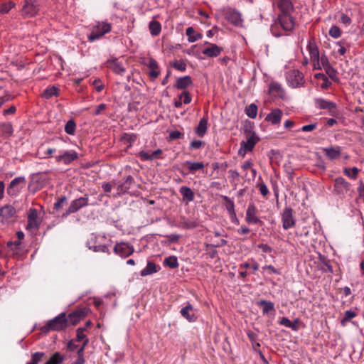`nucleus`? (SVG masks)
<instances>
[{
  "label": "nucleus",
  "instance_id": "obj_1",
  "mask_svg": "<svg viewBox=\"0 0 364 364\" xmlns=\"http://www.w3.org/2000/svg\"><path fill=\"white\" fill-rule=\"evenodd\" d=\"M294 25L295 23L291 14H279L277 19L271 26V32L275 37H280L283 36V33L278 31L279 26H281L283 31H290L294 29Z\"/></svg>",
  "mask_w": 364,
  "mask_h": 364
},
{
  "label": "nucleus",
  "instance_id": "obj_2",
  "mask_svg": "<svg viewBox=\"0 0 364 364\" xmlns=\"http://www.w3.org/2000/svg\"><path fill=\"white\" fill-rule=\"evenodd\" d=\"M68 319L65 313H61L53 319L49 320L47 323L42 327V331L48 332L50 331H61L67 328Z\"/></svg>",
  "mask_w": 364,
  "mask_h": 364
},
{
  "label": "nucleus",
  "instance_id": "obj_3",
  "mask_svg": "<svg viewBox=\"0 0 364 364\" xmlns=\"http://www.w3.org/2000/svg\"><path fill=\"white\" fill-rule=\"evenodd\" d=\"M287 85L291 88H299L305 85L304 74L298 70H290L285 74Z\"/></svg>",
  "mask_w": 364,
  "mask_h": 364
},
{
  "label": "nucleus",
  "instance_id": "obj_4",
  "mask_svg": "<svg viewBox=\"0 0 364 364\" xmlns=\"http://www.w3.org/2000/svg\"><path fill=\"white\" fill-rule=\"evenodd\" d=\"M112 26L106 21H99L93 26L92 32L88 35L87 38L90 42L95 41L102 37L105 34L111 31Z\"/></svg>",
  "mask_w": 364,
  "mask_h": 364
},
{
  "label": "nucleus",
  "instance_id": "obj_5",
  "mask_svg": "<svg viewBox=\"0 0 364 364\" xmlns=\"http://www.w3.org/2000/svg\"><path fill=\"white\" fill-rule=\"evenodd\" d=\"M258 141L256 134L252 132L247 136L245 141H242L240 147L238 150V154L244 157L248 151H251Z\"/></svg>",
  "mask_w": 364,
  "mask_h": 364
},
{
  "label": "nucleus",
  "instance_id": "obj_6",
  "mask_svg": "<svg viewBox=\"0 0 364 364\" xmlns=\"http://www.w3.org/2000/svg\"><path fill=\"white\" fill-rule=\"evenodd\" d=\"M39 11V4L36 0H25L21 9V15L23 18H31Z\"/></svg>",
  "mask_w": 364,
  "mask_h": 364
},
{
  "label": "nucleus",
  "instance_id": "obj_7",
  "mask_svg": "<svg viewBox=\"0 0 364 364\" xmlns=\"http://www.w3.org/2000/svg\"><path fill=\"white\" fill-rule=\"evenodd\" d=\"M223 13L226 19L230 23L237 27L242 26V15L238 11L235 9L228 7L223 9Z\"/></svg>",
  "mask_w": 364,
  "mask_h": 364
},
{
  "label": "nucleus",
  "instance_id": "obj_8",
  "mask_svg": "<svg viewBox=\"0 0 364 364\" xmlns=\"http://www.w3.org/2000/svg\"><path fill=\"white\" fill-rule=\"evenodd\" d=\"M350 184L343 177H337L334 180L333 193L341 197H344L350 191Z\"/></svg>",
  "mask_w": 364,
  "mask_h": 364
},
{
  "label": "nucleus",
  "instance_id": "obj_9",
  "mask_svg": "<svg viewBox=\"0 0 364 364\" xmlns=\"http://www.w3.org/2000/svg\"><path fill=\"white\" fill-rule=\"evenodd\" d=\"M38 215V210L36 209L32 208L28 211L26 230L32 233L36 232L38 230L41 223Z\"/></svg>",
  "mask_w": 364,
  "mask_h": 364
},
{
  "label": "nucleus",
  "instance_id": "obj_10",
  "mask_svg": "<svg viewBox=\"0 0 364 364\" xmlns=\"http://www.w3.org/2000/svg\"><path fill=\"white\" fill-rule=\"evenodd\" d=\"M282 228L288 230L293 228L296 224V219L294 217L293 210L290 207H285L281 214Z\"/></svg>",
  "mask_w": 364,
  "mask_h": 364
},
{
  "label": "nucleus",
  "instance_id": "obj_11",
  "mask_svg": "<svg viewBox=\"0 0 364 364\" xmlns=\"http://www.w3.org/2000/svg\"><path fill=\"white\" fill-rule=\"evenodd\" d=\"M26 181L25 177L18 176L13 179L7 187V193L10 196L17 195L21 190L26 186Z\"/></svg>",
  "mask_w": 364,
  "mask_h": 364
},
{
  "label": "nucleus",
  "instance_id": "obj_12",
  "mask_svg": "<svg viewBox=\"0 0 364 364\" xmlns=\"http://www.w3.org/2000/svg\"><path fill=\"white\" fill-rule=\"evenodd\" d=\"M60 154L55 156V160L58 163H63L65 165L71 164L78 159V154L74 150L60 151Z\"/></svg>",
  "mask_w": 364,
  "mask_h": 364
},
{
  "label": "nucleus",
  "instance_id": "obj_13",
  "mask_svg": "<svg viewBox=\"0 0 364 364\" xmlns=\"http://www.w3.org/2000/svg\"><path fill=\"white\" fill-rule=\"evenodd\" d=\"M88 200H89V198H88V196H85L84 197H80L79 198L73 200L71 202L68 209L63 214V216H68V215H70L71 213H76L80 208L88 205Z\"/></svg>",
  "mask_w": 364,
  "mask_h": 364
},
{
  "label": "nucleus",
  "instance_id": "obj_14",
  "mask_svg": "<svg viewBox=\"0 0 364 364\" xmlns=\"http://www.w3.org/2000/svg\"><path fill=\"white\" fill-rule=\"evenodd\" d=\"M114 252L121 257L125 258L133 254L134 248L128 242H119L115 245Z\"/></svg>",
  "mask_w": 364,
  "mask_h": 364
},
{
  "label": "nucleus",
  "instance_id": "obj_15",
  "mask_svg": "<svg viewBox=\"0 0 364 364\" xmlns=\"http://www.w3.org/2000/svg\"><path fill=\"white\" fill-rule=\"evenodd\" d=\"M269 93L275 98L284 100L286 92L282 85L276 81H272L269 85Z\"/></svg>",
  "mask_w": 364,
  "mask_h": 364
},
{
  "label": "nucleus",
  "instance_id": "obj_16",
  "mask_svg": "<svg viewBox=\"0 0 364 364\" xmlns=\"http://www.w3.org/2000/svg\"><path fill=\"white\" fill-rule=\"evenodd\" d=\"M245 220L249 224H258L262 223L259 218L257 216V209L255 205L252 203L248 205Z\"/></svg>",
  "mask_w": 364,
  "mask_h": 364
},
{
  "label": "nucleus",
  "instance_id": "obj_17",
  "mask_svg": "<svg viewBox=\"0 0 364 364\" xmlns=\"http://www.w3.org/2000/svg\"><path fill=\"white\" fill-rule=\"evenodd\" d=\"M196 310L193 309L190 302H187L186 305L183 307L181 311V315L188 322L193 323L196 321L197 316L196 315Z\"/></svg>",
  "mask_w": 364,
  "mask_h": 364
},
{
  "label": "nucleus",
  "instance_id": "obj_18",
  "mask_svg": "<svg viewBox=\"0 0 364 364\" xmlns=\"http://www.w3.org/2000/svg\"><path fill=\"white\" fill-rule=\"evenodd\" d=\"M283 112L279 109H274L271 111L265 117V120L272 124H278L280 123Z\"/></svg>",
  "mask_w": 364,
  "mask_h": 364
},
{
  "label": "nucleus",
  "instance_id": "obj_19",
  "mask_svg": "<svg viewBox=\"0 0 364 364\" xmlns=\"http://www.w3.org/2000/svg\"><path fill=\"white\" fill-rule=\"evenodd\" d=\"M314 102L316 107L320 109H327L328 111H331L336 107V105L334 102L323 98H316L315 99Z\"/></svg>",
  "mask_w": 364,
  "mask_h": 364
},
{
  "label": "nucleus",
  "instance_id": "obj_20",
  "mask_svg": "<svg viewBox=\"0 0 364 364\" xmlns=\"http://www.w3.org/2000/svg\"><path fill=\"white\" fill-rule=\"evenodd\" d=\"M277 7L280 11L279 14H289L294 11V6L290 0H278Z\"/></svg>",
  "mask_w": 364,
  "mask_h": 364
},
{
  "label": "nucleus",
  "instance_id": "obj_21",
  "mask_svg": "<svg viewBox=\"0 0 364 364\" xmlns=\"http://www.w3.org/2000/svg\"><path fill=\"white\" fill-rule=\"evenodd\" d=\"M107 63L108 68H110L114 73L121 75L124 73L125 68H124L122 63L118 61L117 59L109 60Z\"/></svg>",
  "mask_w": 364,
  "mask_h": 364
},
{
  "label": "nucleus",
  "instance_id": "obj_22",
  "mask_svg": "<svg viewBox=\"0 0 364 364\" xmlns=\"http://www.w3.org/2000/svg\"><path fill=\"white\" fill-rule=\"evenodd\" d=\"M134 180L132 176H128L124 182H118L117 191L118 194H122L128 191L132 188Z\"/></svg>",
  "mask_w": 364,
  "mask_h": 364
},
{
  "label": "nucleus",
  "instance_id": "obj_23",
  "mask_svg": "<svg viewBox=\"0 0 364 364\" xmlns=\"http://www.w3.org/2000/svg\"><path fill=\"white\" fill-rule=\"evenodd\" d=\"M306 49L309 51L311 60H318L319 51L318 46H316L315 40L314 38H311L309 41Z\"/></svg>",
  "mask_w": 364,
  "mask_h": 364
},
{
  "label": "nucleus",
  "instance_id": "obj_24",
  "mask_svg": "<svg viewBox=\"0 0 364 364\" xmlns=\"http://www.w3.org/2000/svg\"><path fill=\"white\" fill-rule=\"evenodd\" d=\"M16 209L11 205H6L0 208V217L2 221L7 220L16 214Z\"/></svg>",
  "mask_w": 364,
  "mask_h": 364
},
{
  "label": "nucleus",
  "instance_id": "obj_25",
  "mask_svg": "<svg viewBox=\"0 0 364 364\" xmlns=\"http://www.w3.org/2000/svg\"><path fill=\"white\" fill-rule=\"evenodd\" d=\"M147 66L150 70L149 73V77L152 79L157 78L160 74V71L159 70V65L156 60L152 58H150L149 59Z\"/></svg>",
  "mask_w": 364,
  "mask_h": 364
},
{
  "label": "nucleus",
  "instance_id": "obj_26",
  "mask_svg": "<svg viewBox=\"0 0 364 364\" xmlns=\"http://www.w3.org/2000/svg\"><path fill=\"white\" fill-rule=\"evenodd\" d=\"M205 43L209 44V43L208 42H206ZM222 50L223 49L218 46L216 44L210 43V47L205 48L203 50V53L208 57H217L221 53Z\"/></svg>",
  "mask_w": 364,
  "mask_h": 364
},
{
  "label": "nucleus",
  "instance_id": "obj_27",
  "mask_svg": "<svg viewBox=\"0 0 364 364\" xmlns=\"http://www.w3.org/2000/svg\"><path fill=\"white\" fill-rule=\"evenodd\" d=\"M159 270L160 267L154 262L148 261L146 267L141 271L140 275L141 277H146L156 273Z\"/></svg>",
  "mask_w": 364,
  "mask_h": 364
},
{
  "label": "nucleus",
  "instance_id": "obj_28",
  "mask_svg": "<svg viewBox=\"0 0 364 364\" xmlns=\"http://www.w3.org/2000/svg\"><path fill=\"white\" fill-rule=\"evenodd\" d=\"M326 156L330 160L338 159L341 156V148L339 146L327 147L323 149Z\"/></svg>",
  "mask_w": 364,
  "mask_h": 364
},
{
  "label": "nucleus",
  "instance_id": "obj_29",
  "mask_svg": "<svg viewBox=\"0 0 364 364\" xmlns=\"http://www.w3.org/2000/svg\"><path fill=\"white\" fill-rule=\"evenodd\" d=\"M192 85V79L189 75L178 77L176 80V87L178 90H184Z\"/></svg>",
  "mask_w": 364,
  "mask_h": 364
},
{
  "label": "nucleus",
  "instance_id": "obj_30",
  "mask_svg": "<svg viewBox=\"0 0 364 364\" xmlns=\"http://www.w3.org/2000/svg\"><path fill=\"white\" fill-rule=\"evenodd\" d=\"M207 129H208V119L206 118H202L197 127L196 128V134L200 136V137H203L206 132H207Z\"/></svg>",
  "mask_w": 364,
  "mask_h": 364
},
{
  "label": "nucleus",
  "instance_id": "obj_31",
  "mask_svg": "<svg viewBox=\"0 0 364 364\" xmlns=\"http://www.w3.org/2000/svg\"><path fill=\"white\" fill-rule=\"evenodd\" d=\"M186 34L188 37V41L190 43H193L199 39H201L203 36L200 33L196 32L193 27H188L186 30Z\"/></svg>",
  "mask_w": 364,
  "mask_h": 364
},
{
  "label": "nucleus",
  "instance_id": "obj_32",
  "mask_svg": "<svg viewBox=\"0 0 364 364\" xmlns=\"http://www.w3.org/2000/svg\"><path fill=\"white\" fill-rule=\"evenodd\" d=\"M179 192L182 195L183 199L187 200L188 203L193 200L194 193L189 187L181 186Z\"/></svg>",
  "mask_w": 364,
  "mask_h": 364
},
{
  "label": "nucleus",
  "instance_id": "obj_33",
  "mask_svg": "<svg viewBox=\"0 0 364 364\" xmlns=\"http://www.w3.org/2000/svg\"><path fill=\"white\" fill-rule=\"evenodd\" d=\"M257 304L262 307L263 314H267L269 311H273L274 309V303L269 301L260 300L257 301Z\"/></svg>",
  "mask_w": 364,
  "mask_h": 364
},
{
  "label": "nucleus",
  "instance_id": "obj_34",
  "mask_svg": "<svg viewBox=\"0 0 364 364\" xmlns=\"http://www.w3.org/2000/svg\"><path fill=\"white\" fill-rule=\"evenodd\" d=\"M59 90L55 86L47 87L41 94V97L44 99H50L53 96H58Z\"/></svg>",
  "mask_w": 364,
  "mask_h": 364
},
{
  "label": "nucleus",
  "instance_id": "obj_35",
  "mask_svg": "<svg viewBox=\"0 0 364 364\" xmlns=\"http://www.w3.org/2000/svg\"><path fill=\"white\" fill-rule=\"evenodd\" d=\"M188 168L191 173H194L196 171L203 170L204 164L203 162H193L191 161H186Z\"/></svg>",
  "mask_w": 364,
  "mask_h": 364
},
{
  "label": "nucleus",
  "instance_id": "obj_36",
  "mask_svg": "<svg viewBox=\"0 0 364 364\" xmlns=\"http://www.w3.org/2000/svg\"><path fill=\"white\" fill-rule=\"evenodd\" d=\"M314 77L317 80H321V81H323L321 84V87L322 89H327L331 85V82L323 73H316L315 74Z\"/></svg>",
  "mask_w": 364,
  "mask_h": 364
},
{
  "label": "nucleus",
  "instance_id": "obj_37",
  "mask_svg": "<svg viewBox=\"0 0 364 364\" xmlns=\"http://www.w3.org/2000/svg\"><path fill=\"white\" fill-rule=\"evenodd\" d=\"M164 265L167 266L171 269H175L178 267V259L176 256H169L164 260Z\"/></svg>",
  "mask_w": 364,
  "mask_h": 364
},
{
  "label": "nucleus",
  "instance_id": "obj_38",
  "mask_svg": "<svg viewBox=\"0 0 364 364\" xmlns=\"http://www.w3.org/2000/svg\"><path fill=\"white\" fill-rule=\"evenodd\" d=\"M149 28L152 36H158L161 31V24L156 21H151L149 23Z\"/></svg>",
  "mask_w": 364,
  "mask_h": 364
},
{
  "label": "nucleus",
  "instance_id": "obj_39",
  "mask_svg": "<svg viewBox=\"0 0 364 364\" xmlns=\"http://www.w3.org/2000/svg\"><path fill=\"white\" fill-rule=\"evenodd\" d=\"M0 132L1 134L6 137L10 136L13 133L12 125L10 123H3L0 124Z\"/></svg>",
  "mask_w": 364,
  "mask_h": 364
},
{
  "label": "nucleus",
  "instance_id": "obj_40",
  "mask_svg": "<svg viewBox=\"0 0 364 364\" xmlns=\"http://www.w3.org/2000/svg\"><path fill=\"white\" fill-rule=\"evenodd\" d=\"M245 114L251 119H255L257 114V106L252 103L245 109Z\"/></svg>",
  "mask_w": 364,
  "mask_h": 364
},
{
  "label": "nucleus",
  "instance_id": "obj_41",
  "mask_svg": "<svg viewBox=\"0 0 364 364\" xmlns=\"http://www.w3.org/2000/svg\"><path fill=\"white\" fill-rule=\"evenodd\" d=\"M82 316L83 314L81 311L73 312L69 314L68 321L72 323L73 325H75L80 321Z\"/></svg>",
  "mask_w": 364,
  "mask_h": 364
},
{
  "label": "nucleus",
  "instance_id": "obj_42",
  "mask_svg": "<svg viewBox=\"0 0 364 364\" xmlns=\"http://www.w3.org/2000/svg\"><path fill=\"white\" fill-rule=\"evenodd\" d=\"M64 360L63 355L56 352L49 358V360L45 364H60Z\"/></svg>",
  "mask_w": 364,
  "mask_h": 364
},
{
  "label": "nucleus",
  "instance_id": "obj_43",
  "mask_svg": "<svg viewBox=\"0 0 364 364\" xmlns=\"http://www.w3.org/2000/svg\"><path fill=\"white\" fill-rule=\"evenodd\" d=\"M359 169L357 167H353L351 168H343V173L353 179H356L358 177V174L359 173Z\"/></svg>",
  "mask_w": 364,
  "mask_h": 364
},
{
  "label": "nucleus",
  "instance_id": "obj_44",
  "mask_svg": "<svg viewBox=\"0 0 364 364\" xmlns=\"http://www.w3.org/2000/svg\"><path fill=\"white\" fill-rule=\"evenodd\" d=\"M15 5H16L15 3L11 1L2 3L0 5V14H8L10 11V10L15 6Z\"/></svg>",
  "mask_w": 364,
  "mask_h": 364
},
{
  "label": "nucleus",
  "instance_id": "obj_45",
  "mask_svg": "<svg viewBox=\"0 0 364 364\" xmlns=\"http://www.w3.org/2000/svg\"><path fill=\"white\" fill-rule=\"evenodd\" d=\"M89 249L95 252H105L109 254V247L107 245H99L94 246H89Z\"/></svg>",
  "mask_w": 364,
  "mask_h": 364
},
{
  "label": "nucleus",
  "instance_id": "obj_46",
  "mask_svg": "<svg viewBox=\"0 0 364 364\" xmlns=\"http://www.w3.org/2000/svg\"><path fill=\"white\" fill-rule=\"evenodd\" d=\"M223 200L226 202V210L228 214L233 213L235 210V204L233 200L228 196H223Z\"/></svg>",
  "mask_w": 364,
  "mask_h": 364
},
{
  "label": "nucleus",
  "instance_id": "obj_47",
  "mask_svg": "<svg viewBox=\"0 0 364 364\" xmlns=\"http://www.w3.org/2000/svg\"><path fill=\"white\" fill-rule=\"evenodd\" d=\"M44 355L45 353L43 352L34 353L31 355V360L26 364H38L41 360Z\"/></svg>",
  "mask_w": 364,
  "mask_h": 364
},
{
  "label": "nucleus",
  "instance_id": "obj_48",
  "mask_svg": "<svg viewBox=\"0 0 364 364\" xmlns=\"http://www.w3.org/2000/svg\"><path fill=\"white\" fill-rule=\"evenodd\" d=\"M76 124L73 120H69L65 126V132L70 135L75 134Z\"/></svg>",
  "mask_w": 364,
  "mask_h": 364
},
{
  "label": "nucleus",
  "instance_id": "obj_49",
  "mask_svg": "<svg viewBox=\"0 0 364 364\" xmlns=\"http://www.w3.org/2000/svg\"><path fill=\"white\" fill-rule=\"evenodd\" d=\"M173 67L181 72H183L186 70V63L183 60H175L172 64Z\"/></svg>",
  "mask_w": 364,
  "mask_h": 364
},
{
  "label": "nucleus",
  "instance_id": "obj_50",
  "mask_svg": "<svg viewBox=\"0 0 364 364\" xmlns=\"http://www.w3.org/2000/svg\"><path fill=\"white\" fill-rule=\"evenodd\" d=\"M356 316L355 312L351 310H347L344 313V317L343 320L341 321V323L344 325L345 322L350 320L351 318H353Z\"/></svg>",
  "mask_w": 364,
  "mask_h": 364
},
{
  "label": "nucleus",
  "instance_id": "obj_51",
  "mask_svg": "<svg viewBox=\"0 0 364 364\" xmlns=\"http://www.w3.org/2000/svg\"><path fill=\"white\" fill-rule=\"evenodd\" d=\"M323 69L330 78H331L332 80L336 78L337 72L331 65Z\"/></svg>",
  "mask_w": 364,
  "mask_h": 364
},
{
  "label": "nucleus",
  "instance_id": "obj_52",
  "mask_svg": "<svg viewBox=\"0 0 364 364\" xmlns=\"http://www.w3.org/2000/svg\"><path fill=\"white\" fill-rule=\"evenodd\" d=\"M341 34V29L336 26H333L332 27H331L330 30H329V35L334 38H337L338 37H340Z\"/></svg>",
  "mask_w": 364,
  "mask_h": 364
},
{
  "label": "nucleus",
  "instance_id": "obj_53",
  "mask_svg": "<svg viewBox=\"0 0 364 364\" xmlns=\"http://www.w3.org/2000/svg\"><path fill=\"white\" fill-rule=\"evenodd\" d=\"M317 127L316 123H313L307 125L302 126L299 131L304 132H310L314 131Z\"/></svg>",
  "mask_w": 364,
  "mask_h": 364
},
{
  "label": "nucleus",
  "instance_id": "obj_54",
  "mask_svg": "<svg viewBox=\"0 0 364 364\" xmlns=\"http://www.w3.org/2000/svg\"><path fill=\"white\" fill-rule=\"evenodd\" d=\"M183 136V134L180 131L175 130L172 131L169 133V139L170 140H176L182 138Z\"/></svg>",
  "mask_w": 364,
  "mask_h": 364
},
{
  "label": "nucleus",
  "instance_id": "obj_55",
  "mask_svg": "<svg viewBox=\"0 0 364 364\" xmlns=\"http://www.w3.org/2000/svg\"><path fill=\"white\" fill-rule=\"evenodd\" d=\"M183 98V102L184 104H189V103H191V100H192L190 93L188 92H187V91H185V92H182L179 95V99L180 100H182Z\"/></svg>",
  "mask_w": 364,
  "mask_h": 364
},
{
  "label": "nucleus",
  "instance_id": "obj_56",
  "mask_svg": "<svg viewBox=\"0 0 364 364\" xmlns=\"http://www.w3.org/2000/svg\"><path fill=\"white\" fill-rule=\"evenodd\" d=\"M85 328H79L77 330L76 341L80 342L86 339V336L84 333Z\"/></svg>",
  "mask_w": 364,
  "mask_h": 364
},
{
  "label": "nucleus",
  "instance_id": "obj_57",
  "mask_svg": "<svg viewBox=\"0 0 364 364\" xmlns=\"http://www.w3.org/2000/svg\"><path fill=\"white\" fill-rule=\"evenodd\" d=\"M204 142L200 140L194 139L190 144V148L192 149H198L202 147Z\"/></svg>",
  "mask_w": 364,
  "mask_h": 364
},
{
  "label": "nucleus",
  "instance_id": "obj_58",
  "mask_svg": "<svg viewBox=\"0 0 364 364\" xmlns=\"http://www.w3.org/2000/svg\"><path fill=\"white\" fill-rule=\"evenodd\" d=\"M247 336L250 341L252 343L253 346L256 345L257 346H259V343H255L257 338V335L253 331H249L247 332Z\"/></svg>",
  "mask_w": 364,
  "mask_h": 364
},
{
  "label": "nucleus",
  "instance_id": "obj_59",
  "mask_svg": "<svg viewBox=\"0 0 364 364\" xmlns=\"http://www.w3.org/2000/svg\"><path fill=\"white\" fill-rule=\"evenodd\" d=\"M257 186L259 188V191L261 195H262L263 196H266L268 194L269 190L267 188V186L264 183L258 184Z\"/></svg>",
  "mask_w": 364,
  "mask_h": 364
},
{
  "label": "nucleus",
  "instance_id": "obj_60",
  "mask_svg": "<svg viewBox=\"0 0 364 364\" xmlns=\"http://www.w3.org/2000/svg\"><path fill=\"white\" fill-rule=\"evenodd\" d=\"M92 85L95 86L97 92H101L104 89V85L100 79H95L92 82Z\"/></svg>",
  "mask_w": 364,
  "mask_h": 364
},
{
  "label": "nucleus",
  "instance_id": "obj_61",
  "mask_svg": "<svg viewBox=\"0 0 364 364\" xmlns=\"http://www.w3.org/2000/svg\"><path fill=\"white\" fill-rule=\"evenodd\" d=\"M65 201H66L65 196H62L61 198H58V200L54 204L55 208L57 210L61 208Z\"/></svg>",
  "mask_w": 364,
  "mask_h": 364
},
{
  "label": "nucleus",
  "instance_id": "obj_62",
  "mask_svg": "<svg viewBox=\"0 0 364 364\" xmlns=\"http://www.w3.org/2000/svg\"><path fill=\"white\" fill-rule=\"evenodd\" d=\"M139 156L143 161H151V154L146 151H141L139 152Z\"/></svg>",
  "mask_w": 364,
  "mask_h": 364
},
{
  "label": "nucleus",
  "instance_id": "obj_63",
  "mask_svg": "<svg viewBox=\"0 0 364 364\" xmlns=\"http://www.w3.org/2000/svg\"><path fill=\"white\" fill-rule=\"evenodd\" d=\"M89 343V339L88 338H86L84 341H83V343L82 345L77 348V355H84V350H85V346L88 344Z\"/></svg>",
  "mask_w": 364,
  "mask_h": 364
},
{
  "label": "nucleus",
  "instance_id": "obj_64",
  "mask_svg": "<svg viewBox=\"0 0 364 364\" xmlns=\"http://www.w3.org/2000/svg\"><path fill=\"white\" fill-rule=\"evenodd\" d=\"M319 62L323 67V69L330 65L328 58L325 55L319 56Z\"/></svg>",
  "mask_w": 364,
  "mask_h": 364
}]
</instances>
